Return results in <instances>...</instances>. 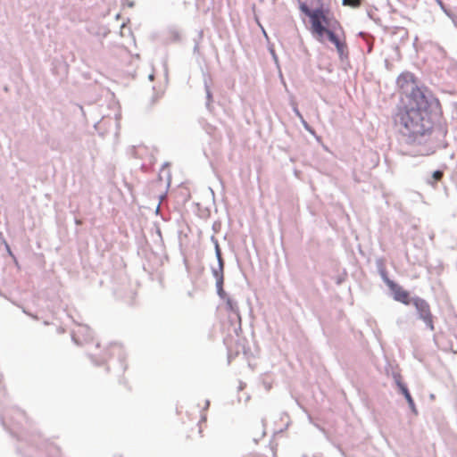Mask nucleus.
I'll return each instance as SVG.
<instances>
[{"label":"nucleus","mask_w":457,"mask_h":457,"mask_svg":"<svg viewBox=\"0 0 457 457\" xmlns=\"http://www.w3.org/2000/svg\"><path fill=\"white\" fill-rule=\"evenodd\" d=\"M440 114V103L428 87L412 88L408 104L394 114L403 154L429 156L448 146L447 128L437 122Z\"/></svg>","instance_id":"nucleus-1"},{"label":"nucleus","mask_w":457,"mask_h":457,"mask_svg":"<svg viewBox=\"0 0 457 457\" xmlns=\"http://www.w3.org/2000/svg\"><path fill=\"white\" fill-rule=\"evenodd\" d=\"M411 304L415 307L418 319L422 320L428 329L433 331L434 315L431 312L429 303L420 296H413Z\"/></svg>","instance_id":"nucleus-2"},{"label":"nucleus","mask_w":457,"mask_h":457,"mask_svg":"<svg viewBox=\"0 0 457 457\" xmlns=\"http://www.w3.org/2000/svg\"><path fill=\"white\" fill-rule=\"evenodd\" d=\"M217 295L225 303V309L228 312V319L231 323L238 324V329H241V314L237 301L228 295L223 289V293L217 289Z\"/></svg>","instance_id":"nucleus-3"},{"label":"nucleus","mask_w":457,"mask_h":457,"mask_svg":"<svg viewBox=\"0 0 457 457\" xmlns=\"http://www.w3.org/2000/svg\"><path fill=\"white\" fill-rule=\"evenodd\" d=\"M320 13L317 15L316 21H318L320 29H317L314 25H312V30L313 34L317 35L319 40H322L325 35H328L331 29H327L330 25V21L332 18L328 17L325 13V10L322 7H320Z\"/></svg>","instance_id":"nucleus-4"},{"label":"nucleus","mask_w":457,"mask_h":457,"mask_svg":"<svg viewBox=\"0 0 457 457\" xmlns=\"http://www.w3.org/2000/svg\"><path fill=\"white\" fill-rule=\"evenodd\" d=\"M91 329L86 325H78L75 329L71 331V339L77 345H83L92 340Z\"/></svg>","instance_id":"nucleus-5"},{"label":"nucleus","mask_w":457,"mask_h":457,"mask_svg":"<svg viewBox=\"0 0 457 457\" xmlns=\"http://www.w3.org/2000/svg\"><path fill=\"white\" fill-rule=\"evenodd\" d=\"M388 287L392 291L395 301L400 302L404 305L411 304L412 297H411L410 293L403 289L401 286L394 281L390 283Z\"/></svg>","instance_id":"nucleus-6"},{"label":"nucleus","mask_w":457,"mask_h":457,"mask_svg":"<svg viewBox=\"0 0 457 457\" xmlns=\"http://www.w3.org/2000/svg\"><path fill=\"white\" fill-rule=\"evenodd\" d=\"M328 39L335 45L339 59L343 62L348 59V49L345 41L340 40L338 36L334 31H329L328 35H326Z\"/></svg>","instance_id":"nucleus-7"},{"label":"nucleus","mask_w":457,"mask_h":457,"mask_svg":"<svg viewBox=\"0 0 457 457\" xmlns=\"http://www.w3.org/2000/svg\"><path fill=\"white\" fill-rule=\"evenodd\" d=\"M218 266L216 268H212V276L216 279V289H219L220 292L223 293V284H224V260L221 256H217Z\"/></svg>","instance_id":"nucleus-8"},{"label":"nucleus","mask_w":457,"mask_h":457,"mask_svg":"<svg viewBox=\"0 0 457 457\" xmlns=\"http://www.w3.org/2000/svg\"><path fill=\"white\" fill-rule=\"evenodd\" d=\"M395 384H396L399 391L403 395L404 398L406 399L408 405H409L410 409L411 410V411L413 413L417 414V410H416L414 401L409 392L407 386L402 381L401 376L395 375Z\"/></svg>","instance_id":"nucleus-9"},{"label":"nucleus","mask_w":457,"mask_h":457,"mask_svg":"<svg viewBox=\"0 0 457 457\" xmlns=\"http://www.w3.org/2000/svg\"><path fill=\"white\" fill-rule=\"evenodd\" d=\"M203 80H204V87L205 95H206L205 107L207 108L208 111L212 112L213 109V106L212 104L213 98H212V93L211 90V85H212V81L211 75L208 73H204Z\"/></svg>","instance_id":"nucleus-10"},{"label":"nucleus","mask_w":457,"mask_h":457,"mask_svg":"<svg viewBox=\"0 0 457 457\" xmlns=\"http://www.w3.org/2000/svg\"><path fill=\"white\" fill-rule=\"evenodd\" d=\"M109 351H110V354L111 355H116L120 363V368H121V370H126V365L124 364V361H125V353L123 352V348L122 346L120 345V344H117V343H114V344H111L110 346H109Z\"/></svg>","instance_id":"nucleus-11"},{"label":"nucleus","mask_w":457,"mask_h":457,"mask_svg":"<svg viewBox=\"0 0 457 457\" xmlns=\"http://www.w3.org/2000/svg\"><path fill=\"white\" fill-rule=\"evenodd\" d=\"M300 10L310 18L312 25H314L317 29H320V26L318 21H316L317 15L320 13V7L311 10L307 4L303 3L301 4Z\"/></svg>","instance_id":"nucleus-12"},{"label":"nucleus","mask_w":457,"mask_h":457,"mask_svg":"<svg viewBox=\"0 0 457 457\" xmlns=\"http://www.w3.org/2000/svg\"><path fill=\"white\" fill-rule=\"evenodd\" d=\"M414 75L411 72H404V73H402L398 78H397V84L399 87H409V85L411 86V91L412 90V88H415L416 87H419L418 85L415 84V79H414Z\"/></svg>","instance_id":"nucleus-13"},{"label":"nucleus","mask_w":457,"mask_h":457,"mask_svg":"<svg viewBox=\"0 0 457 457\" xmlns=\"http://www.w3.org/2000/svg\"><path fill=\"white\" fill-rule=\"evenodd\" d=\"M376 267L382 280L386 283L387 287H389L390 283L394 281L391 280L387 276V271L386 270L384 261L382 259H378L376 261Z\"/></svg>","instance_id":"nucleus-14"},{"label":"nucleus","mask_w":457,"mask_h":457,"mask_svg":"<svg viewBox=\"0 0 457 457\" xmlns=\"http://www.w3.org/2000/svg\"><path fill=\"white\" fill-rule=\"evenodd\" d=\"M444 171L442 170H436L433 171L430 175H428L425 179L427 184L436 187V183L443 179Z\"/></svg>","instance_id":"nucleus-15"},{"label":"nucleus","mask_w":457,"mask_h":457,"mask_svg":"<svg viewBox=\"0 0 457 457\" xmlns=\"http://www.w3.org/2000/svg\"><path fill=\"white\" fill-rule=\"evenodd\" d=\"M359 37H362L363 40L366 42L367 53L370 54L373 48V37L370 34L362 31L359 33Z\"/></svg>","instance_id":"nucleus-16"},{"label":"nucleus","mask_w":457,"mask_h":457,"mask_svg":"<svg viewBox=\"0 0 457 457\" xmlns=\"http://www.w3.org/2000/svg\"><path fill=\"white\" fill-rule=\"evenodd\" d=\"M361 4V0H343V4L351 7H358Z\"/></svg>","instance_id":"nucleus-17"},{"label":"nucleus","mask_w":457,"mask_h":457,"mask_svg":"<svg viewBox=\"0 0 457 457\" xmlns=\"http://www.w3.org/2000/svg\"><path fill=\"white\" fill-rule=\"evenodd\" d=\"M211 240H212V243H213V245H214V249H215V255H216V257H217V256H221V251H220V245H219V241H218V239H217L214 236H212V237H211Z\"/></svg>","instance_id":"nucleus-18"},{"label":"nucleus","mask_w":457,"mask_h":457,"mask_svg":"<svg viewBox=\"0 0 457 457\" xmlns=\"http://www.w3.org/2000/svg\"><path fill=\"white\" fill-rule=\"evenodd\" d=\"M89 357L96 365H100L106 361V359L104 356L96 357L94 354H89Z\"/></svg>","instance_id":"nucleus-19"},{"label":"nucleus","mask_w":457,"mask_h":457,"mask_svg":"<svg viewBox=\"0 0 457 457\" xmlns=\"http://www.w3.org/2000/svg\"><path fill=\"white\" fill-rule=\"evenodd\" d=\"M303 127L306 131H308L312 135H315V130L309 125V123L303 118V120H300Z\"/></svg>","instance_id":"nucleus-20"},{"label":"nucleus","mask_w":457,"mask_h":457,"mask_svg":"<svg viewBox=\"0 0 457 457\" xmlns=\"http://www.w3.org/2000/svg\"><path fill=\"white\" fill-rule=\"evenodd\" d=\"M291 105H292V109H293V112H295V114L298 117L299 120H303V116L302 115V113L300 112L298 107H297V104L295 102L292 101L291 103Z\"/></svg>","instance_id":"nucleus-21"},{"label":"nucleus","mask_w":457,"mask_h":457,"mask_svg":"<svg viewBox=\"0 0 457 457\" xmlns=\"http://www.w3.org/2000/svg\"><path fill=\"white\" fill-rule=\"evenodd\" d=\"M337 28H340V24H339V22H338L337 20H335V19H333V18H332V19H331V21H330V25L328 26V29H331V31H334V32H335V30H336Z\"/></svg>","instance_id":"nucleus-22"},{"label":"nucleus","mask_w":457,"mask_h":457,"mask_svg":"<svg viewBox=\"0 0 457 457\" xmlns=\"http://www.w3.org/2000/svg\"><path fill=\"white\" fill-rule=\"evenodd\" d=\"M5 247H6V250H7V253H9V255H11L14 259V262L17 264V260L14 257V255L12 254V252L10 246L7 244H5Z\"/></svg>","instance_id":"nucleus-23"},{"label":"nucleus","mask_w":457,"mask_h":457,"mask_svg":"<svg viewBox=\"0 0 457 457\" xmlns=\"http://www.w3.org/2000/svg\"><path fill=\"white\" fill-rule=\"evenodd\" d=\"M156 234L159 237L160 241L162 242V231H161V228L158 226H156Z\"/></svg>","instance_id":"nucleus-24"},{"label":"nucleus","mask_w":457,"mask_h":457,"mask_svg":"<svg viewBox=\"0 0 457 457\" xmlns=\"http://www.w3.org/2000/svg\"><path fill=\"white\" fill-rule=\"evenodd\" d=\"M250 457H265V456L260 455V454H252Z\"/></svg>","instance_id":"nucleus-25"},{"label":"nucleus","mask_w":457,"mask_h":457,"mask_svg":"<svg viewBox=\"0 0 457 457\" xmlns=\"http://www.w3.org/2000/svg\"><path fill=\"white\" fill-rule=\"evenodd\" d=\"M209 405H210V402H209V400H207V401L205 402V403H204V406H205V408H208V407H209Z\"/></svg>","instance_id":"nucleus-26"},{"label":"nucleus","mask_w":457,"mask_h":457,"mask_svg":"<svg viewBox=\"0 0 457 457\" xmlns=\"http://www.w3.org/2000/svg\"><path fill=\"white\" fill-rule=\"evenodd\" d=\"M436 2H437V4H440V6H441L442 8H444V5H443V3H442V1H441V0H436Z\"/></svg>","instance_id":"nucleus-27"},{"label":"nucleus","mask_w":457,"mask_h":457,"mask_svg":"<svg viewBox=\"0 0 457 457\" xmlns=\"http://www.w3.org/2000/svg\"><path fill=\"white\" fill-rule=\"evenodd\" d=\"M154 74H150V75H149V79H150V80H153V79H154Z\"/></svg>","instance_id":"nucleus-28"},{"label":"nucleus","mask_w":457,"mask_h":457,"mask_svg":"<svg viewBox=\"0 0 457 457\" xmlns=\"http://www.w3.org/2000/svg\"><path fill=\"white\" fill-rule=\"evenodd\" d=\"M75 222H76V224H78V225H80V224H81V221H80L79 220H76V221H75Z\"/></svg>","instance_id":"nucleus-29"},{"label":"nucleus","mask_w":457,"mask_h":457,"mask_svg":"<svg viewBox=\"0 0 457 457\" xmlns=\"http://www.w3.org/2000/svg\"><path fill=\"white\" fill-rule=\"evenodd\" d=\"M159 212H160V205H158L156 208V213H158Z\"/></svg>","instance_id":"nucleus-30"},{"label":"nucleus","mask_w":457,"mask_h":457,"mask_svg":"<svg viewBox=\"0 0 457 457\" xmlns=\"http://www.w3.org/2000/svg\"><path fill=\"white\" fill-rule=\"evenodd\" d=\"M197 48H198V46H197V45H195V51H196V50H197Z\"/></svg>","instance_id":"nucleus-31"}]
</instances>
